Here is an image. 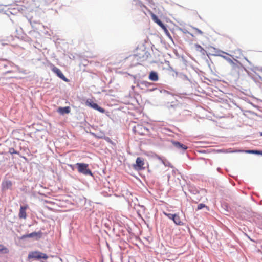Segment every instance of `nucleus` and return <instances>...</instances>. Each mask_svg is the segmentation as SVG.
Here are the masks:
<instances>
[{"mask_svg": "<svg viewBox=\"0 0 262 262\" xmlns=\"http://www.w3.org/2000/svg\"><path fill=\"white\" fill-rule=\"evenodd\" d=\"M163 214L168 217L169 219H171L173 221V219L174 218V214L168 213L165 212H163Z\"/></svg>", "mask_w": 262, "mask_h": 262, "instance_id": "dca6fc26", "label": "nucleus"}, {"mask_svg": "<svg viewBox=\"0 0 262 262\" xmlns=\"http://www.w3.org/2000/svg\"><path fill=\"white\" fill-rule=\"evenodd\" d=\"M76 165L79 172L84 175H92L91 170L88 168L89 165L88 164L78 163Z\"/></svg>", "mask_w": 262, "mask_h": 262, "instance_id": "f257e3e1", "label": "nucleus"}, {"mask_svg": "<svg viewBox=\"0 0 262 262\" xmlns=\"http://www.w3.org/2000/svg\"><path fill=\"white\" fill-rule=\"evenodd\" d=\"M173 145L178 149H182L183 150H185L187 149V146L181 144L178 141L173 142Z\"/></svg>", "mask_w": 262, "mask_h": 262, "instance_id": "f8f14e48", "label": "nucleus"}, {"mask_svg": "<svg viewBox=\"0 0 262 262\" xmlns=\"http://www.w3.org/2000/svg\"><path fill=\"white\" fill-rule=\"evenodd\" d=\"M52 71L56 74V75L64 81L67 82L68 79L64 76L62 72L57 67H55L53 64H51Z\"/></svg>", "mask_w": 262, "mask_h": 262, "instance_id": "39448f33", "label": "nucleus"}, {"mask_svg": "<svg viewBox=\"0 0 262 262\" xmlns=\"http://www.w3.org/2000/svg\"><path fill=\"white\" fill-rule=\"evenodd\" d=\"M246 152L249 153V154H260L259 150H249L246 151Z\"/></svg>", "mask_w": 262, "mask_h": 262, "instance_id": "f3484780", "label": "nucleus"}, {"mask_svg": "<svg viewBox=\"0 0 262 262\" xmlns=\"http://www.w3.org/2000/svg\"><path fill=\"white\" fill-rule=\"evenodd\" d=\"M2 188L4 190H7L8 189H10L13 183L10 181H6L2 183Z\"/></svg>", "mask_w": 262, "mask_h": 262, "instance_id": "9d476101", "label": "nucleus"}, {"mask_svg": "<svg viewBox=\"0 0 262 262\" xmlns=\"http://www.w3.org/2000/svg\"><path fill=\"white\" fill-rule=\"evenodd\" d=\"M194 47L196 51H199L202 54H204V53L205 52V50L199 44H195L194 45Z\"/></svg>", "mask_w": 262, "mask_h": 262, "instance_id": "2eb2a0df", "label": "nucleus"}, {"mask_svg": "<svg viewBox=\"0 0 262 262\" xmlns=\"http://www.w3.org/2000/svg\"><path fill=\"white\" fill-rule=\"evenodd\" d=\"M2 251V249L1 248V246H0V251Z\"/></svg>", "mask_w": 262, "mask_h": 262, "instance_id": "5701e85b", "label": "nucleus"}, {"mask_svg": "<svg viewBox=\"0 0 262 262\" xmlns=\"http://www.w3.org/2000/svg\"><path fill=\"white\" fill-rule=\"evenodd\" d=\"M194 30L195 33L196 34H199L201 35H202L203 34V32L198 28H194Z\"/></svg>", "mask_w": 262, "mask_h": 262, "instance_id": "a211bd4d", "label": "nucleus"}, {"mask_svg": "<svg viewBox=\"0 0 262 262\" xmlns=\"http://www.w3.org/2000/svg\"><path fill=\"white\" fill-rule=\"evenodd\" d=\"M260 135L262 136V132H260Z\"/></svg>", "mask_w": 262, "mask_h": 262, "instance_id": "b1692460", "label": "nucleus"}, {"mask_svg": "<svg viewBox=\"0 0 262 262\" xmlns=\"http://www.w3.org/2000/svg\"><path fill=\"white\" fill-rule=\"evenodd\" d=\"M223 57V58H224L225 60H226L227 61V62H228V60H230L231 58L227 57V56H222Z\"/></svg>", "mask_w": 262, "mask_h": 262, "instance_id": "412c9836", "label": "nucleus"}, {"mask_svg": "<svg viewBox=\"0 0 262 262\" xmlns=\"http://www.w3.org/2000/svg\"><path fill=\"white\" fill-rule=\"evenodd\" d=\"M232 67V69L235 70L238 67V61L237 60H235V61L232 60L231 59L230 60H228V62Z\"/></svg>", "mask_w": 262, "mask_h": 262, "instance_id": "4468645a", "label": "nucleus"}, {"mask_svg": "<svg viewBox=\"0 0 262 262\" xmlns=\"http://www.w3.org/2000/svg\"><path fill=\"white\" fill-rule=\"evenodd\" d=\"M173 222L177 225H183V223L181 221L180 217L177 214H174Z\"/></svg>", "mask_w": 262, "mask_h": 262, "instance_id": "ddd939ff", "label": "nucleus"}, {"mask_svg": "<svg viewBox=\"0 0 262 262\" xmlns=\"http://www.w3.org/2000/svg\"><path fill=\"white\" fill-rule=\"evenodd\" d=\"M151 16L152 20L156 23H157L160 27H161L164 30H166V28L164 24L158 18V17L155 14L152 13Z\"/></svg>", "mask_w": 262, "mask_h": 262, "instance_id": "6e6552de", "label": "nucleus"}, {"mask_svg": "<svg viewBox=\"0 0 262 262\" xmlns=\"http://www.w3.org/2000/svg\"><path fill=\"white\" fill-rule=\"evenodd\" d=\"M42 234L41 231L38 232H34L28 234L24 235L21 238L36 237V239H39L42 236Z\"/></svg>", "mask_w": 262, "mask_h": 262, "instance_id": "423d86ee", "label": "nucleus"}, {"mask_svg": "<svg viewBox=\"0 0 262 262\" xmlns=\"http://www.w3.org/2000/svg\"><path fill=\"white\" fill-rule=\"evenodd\" d=\"M205 207H206V206H205V204L201 203V204H199L198 205L197 209H198V210H200V209H201L203 208H204Z\"/></svg>", "mask_w": 262, "mask_h": 262, "instance_id": "6ab92c4d", "label": "nucleus"}, {"mask_svg": "<svg viewBox=\"0 0 262 262\" xmlns=\"http://www.w3.org/2000/svg\"><path fill=\"white\" fill-rule=\"evenodd\" d=\"M28 205L21 206L19 209L18 216L20 219H25L27 217L26 209L28 208Z\"/></svg>", "mask_w": 262, "mask_h": 262, "instance_id": "0eeeda50", "label": "nucleus"}, {"mask_svg": "<svg viewBox=\"0 0 262 262\" xmlns=\"http://www.w3.org/2000/svg\"><path fill=\"white\" fill-rule=\"evenodd\" d=\"M259 155H262V151H260V154Z\"/></svg>", "mask_w": 262, "mask_h": 262, "instance_id": "4be33fe9", "label": "nucleus"}, {"mask_svg": "<svg viewBox=\"0 0 262 262\" xmlns=\"http://www.w3.org/2000/svg\"><path fill=\"white\" fill-rule=\"evenodd\" d=\"M149 79L153 81H157L159 79V77L157 73L154 71H151L149 75Z\"/></svg>", "mask_w": 262, "mask_h": 262, "instance_id": "9b49d317", "label": "nucleus"}, {"mask_svg": "<svg viewBox=\"0 0 262 262\" xmlns=\"http://www.w3.org/2000/svg\"><path fill=\"white\" fill-rule=\"evenodd\" d=\"M85 103L87 106H90L91 107H92L95 110H96L101 113H103L105 112V110L104 108L100 107L97 104L91 100H88L86 101Z\"/></svg>", "mask_w": 262, "mask_h": 262, "instance_id": "7ed1b4c3", "label": "nucleus"}, {"mask_svg": "<svg viewBox=\"0 0 262 262\" xmlns=\"http://www.w3.org/2000/svg\"><path fill=\"white\" fill-rule=\"evenodd\" d=\"M70 111L71 110L69 106L64 107H59L57 110V112L61 115L68 114L70 112Z\"/></svg>", "mask_w": 262, "mask_h": 262, "instance_id": "1a4fd4ad", "label": "nucleus"}, {"mask_svg": "<svg viewBox=\"0 0 262 262\" xmlns=\"http://www.w3.org/2000/svg\"><path fill=\"white\" fill-rule=\"evenodd\" d=\"M9 152L11 154H17V151L13 148H11L9 149Z\"/></svg>", "mask_w": 262, "mask_h": 262, "instance_id": "aec40b11", "label": "nucleus"}, {"mask_svg": "<svg viewBox=\"0 0 262 262\" xmlns=\"http://www.w3.org/2000/svg\"><path fill=\"white\" fill-rule=\"evenodd\" d=\"M48 257V256L46 254L39 251L31 252H30L28 255V258L29 259L34 258L39 260L42 258L47 259Z\"/></svg>", "mask_w": 262, "mask_h": 262, "instance_id": "f03ea898", "label": "nucleus"}, {"mask_svg": "<svg viewBox=\"0 0 262 262\" xmlns=\"http://www.w3.org/2000/svg\"><path fill=\"white\" fill-rule=\"evenodd\" d=\"M144 161L143 158L138 157L136 159V164L134 165V167L136 170H142L144 169Z\"/></svg>", "mask_w": 262, "mask_h": 262, "instance_id": "20e7f679", "label": "nucleus"}]
</instances>
